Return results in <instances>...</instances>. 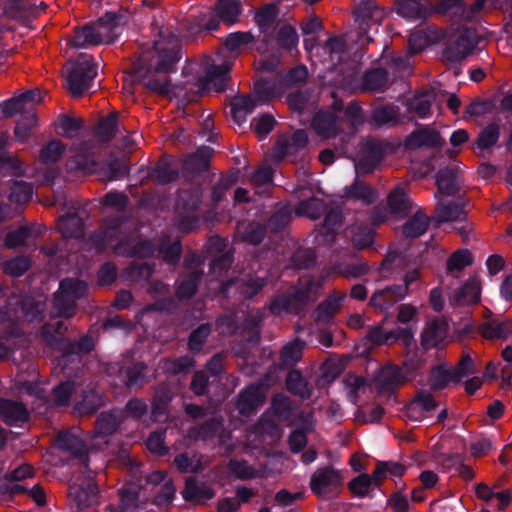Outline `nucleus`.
<instances>
[{
	"mask_svg": "<svg viewBox=\"0 0 512 512\" xmlns=\"http://www.w3.org/2000/svg\"><path fill=\"white\" fill-rule=\"evenodd\" d=\"M431 41L426 32L419 30L411 33L408 40V48L412 54L419 53L424 50Z\"/></svg>",
	"mask_w": 512,
	"mask_h": 512,
	"instance_id": "5fc2aeb1",
	"label": "nucleus"
},
{
	"mask_svg": "<svg viewBox=\"0 0 512 512\" xmlns=\"http://www.w3.org/2000/svg\"><path fill=\"white\" fill-rule=\"evenodd\" d=\"M251 41L252 35L247 32L232 33L227 37L221 53L229 60L219 65H213L207 70L205 76V86L207 88L214 89L217 92L224 90L233 61Z\"/></svg>",
	"mask_w": 512,
	"mask_h": 512,
	"instance_id": "f03ea898",
	"label": "nucleus"
},
{
	"mask_svg": "<svg viewBox=\"0 0 512 512\" xmlns=\"http://www.w3.org/2000/svg\"><path fill=\"white\" fill-rule=\"evenodd\" d=\"M435 101V93L433 91H425L416 96L410 103V110L420 118L429 115L433 102Z\"/></svg>",
	"mask_w": 512,
	"mask_h": 512,
	"instance_id": "473e14b6",
	"label": "nucleus"
},
{
	"mask_svg": "<svg viewBox=\"0 0 512 512\" xmlns=\"http://www.w3.org/2000/svg\"><path fill=\"white\" fill-rule=\"evenodd\" d=\"M56 445L58 448L69 452L72 456H82L86 452V445L82 439V431L79 428H72L62 431L57 435Z\"/></svg>",
	"mask_w": 512,
	"mask_h": 512,
	"instance_id": "ddd939ff",
	"label": "nucleus"
},
{
	"mask_svg": "<svg viewBox=\"0 0 512 512\" xmlns=\"http://www.w3.org/2000/svg\"><path fill=\"white\" fill-rule=\"evenodd\" d=\"M373 232L367 227H358L353 231L352 241L357 248H365L373 242Z\"/></svg>",
	"mask_w": 512,
	"mask_h": 512,
	"instance_id": "0e129e2a",
	"label": "nucleus"
},
{
	"mask_svg": "<svg viewBox=\"0 0 512 512\" xmlns=\"http://www.w3.org/2000/svg\"><path fill=\"white\" fill-rule=\"evenodd\" d=\"M499 137V128L495 124L488 125L479 135L477 145L481 149L494 145Z\"/></svg>",
	"mask_w": 512,
	"mask_h": 512,
	"instance_id": "603ef678",
	"label": "nucleus"
},
{
	"mask_svg": "<svg viewBox=\"0 0 512 512\" xmlns=\"http://www.w3.org/2000/svg\"><path fill=\"white\" fill-rule=\"evenodd\" d=\"M455 382H460L462 378L474 373V363L469 355L461 358L457 367L451 369Z\"/></svg>",
	"mask_w": 512,
	"mask_h": 512,
	"instance_id": "052dcab7",
	"label": "nucleus"
},
{
	"mask_svg": "<svg viewBox=\"0 0 512 512\" xmlns=\"http://www.w3.org/2000/svg\"><path fill=\"white\" fill-rule=\"evenodd\" d=\"M72 391L73 384L71 382L61 383L53 391L54 404L58 406L66 405L69 402Z\"/></svg>",
	"mask_w": 512,
	"mask_h": 512,
	"instance_id": "338daca9",
	"label": "nucleus"
},
{
	"mask_svg": "<svg viewBox=\"0 0 512 512\" xmlns=\"http://www.w3.org/2000/svg\"><path fill=\"white\" fill-rule=\"evenodd\" d=\"M479 41L475 31L463 29L457 39L444 52L448 61L458 62L466 58L475 49Z\"/></svg>",
	"mask_w": 512,
	"mask_h": 512,
	"instance_id": "1a4fd4ad",
	"label": "nucleus"
},
{
	"mask_svg": "<svg viewBox=\"0 0 512 512\" xmlns=\"http://www.w3.org/2000/svg\"><path fill=\"white\" fill-rule=\"evenodd\" d=\"M266 398V388L263 385L248 387L239 396L237 407L240 414L248 416L263 405Z\"/></svg>",
	"mask_w": 512,
	"mask_h": 512,
	"instance_id": "f8f14e48",
	"label": "nucleus"
},
{
	"mask_svg": "<svg viewBox=\"0 0 512 512\" xmlns=\"http://www.w3.org/2000/svg\"><path fill=\"white\" fill-rule=\"evenodd\" d=\"M324 211H325L324 202L317 198H312L308 201L301 202L296 209L297 215L305 216L310 219L319 218Z\"/></svg>",
	"mask_w": 512,
	"mask_h": 512,
	"instance_id": "e433bc0d",
	"label": "nucleus"
},
{
	"mask_svg": "<svg viewBox=\"0 0 512 512\" xmlns=\"http://www.w3.org/2000/svg\"><path fill=\"white\" fill-rule=\"evenodd\" d=\"M364 155L360 165L375 166L383 158L385 149L383 145L374 139H369L364 145Z\"/></svg>",
	"mask_w": 512,
	"mask_h": 512,
	"instance_id": "7c9ffc66",
	"label": "nucleus"
},
{
	"mask_svg": "<svg viewBox=\"0 0 512 512\" xmlns=\"http://www.w3.org/2000/svg\"><path fill=\"white\" fill-rule=\"evenodd\" d=\"M81 127V122L77 119L65 117L60 120L58 133L67 138L74 137Z\"/></svg>",
	"mask_w": 512,
	"mask_h": 512,
	"instance_id": "69168bd1",
	"label": "nucleus"
},
{
	"mask_svg": "<svg viewBox=\"0 0 512 512\" xmlns=\"http://www.w3.org/2000/svg\"><path fill=\"white\" fill-rule=\"evenodd\" d=\"M345 195L347 198L358 199L366 204H369L376 199V192L359 181H356L352 186H350L346 190Z\"/></svg>",
	"mask_w": 512,
	"mask_h": 512,
	"instance_id": "c9c22d12",
	"label": "nucleus"
},
{
	"mask_svg": "<svg viewBox=\"0 0 512 512\" xmlns=\"http://www.w3.org/2000/svg\"><path fill=\"white\" fill-rule=\"evenodd\" d=\"M221 428V423L218 421H212L199 428L191 429L189 437L192 439H205L215 435Z\"/></svg>",
	"mask_w": 512,
	"mask_h": 512,
	"instance_id": "680f3d73",
	"label": "nucleus"
},
{
	"mask_svg": "<svg viewBox=\"0 0 512 512\" xmlns=\"http://www.w3.org/2000/svg\"><path fill=\"white\" fill-rule=\"evenodd\" d=\"M215 11L223 22L233 24L241 14V2L240 0H219Z\"/></svg>",
	"mask_w": 512,
	"mask_h": 512,
	"instance_id": "bb28decb",
	"label": "nucleus"
},
{
	"mask_svg": "<svg viewBox=\"0 0 512 512\" xmlns=\"http://www.w3.org/2000/svg\"><path fill=\"white\" fill-rule=\"evenodd\" d=\"M231 472L240 479H252L257 476V471L244 461H231Z\"/></svg>",
	"mask_w": 512,
	"mask_h": 512,
	"instance_id": "e2e57ef3",
	"label": "nucleus"
},
{
	"mask_svg": "<svg viewBox=\"0 0 512 512\" xmlns=\"http://www.w3.org/2000/svg\"><path fill=\"white\" fill-rule=\"evenodd\" d=\"M98 493V488L93 480L89 479L82 487L77 484H72L69 487V494L74 498L79 508H85L94 503Z\"/></svg>",
	"mask_w": 512,
	"mask_h": 512,
	"instance_id": "4be33fe9",
	"label": "nucleus"
},
{
	"mask_svg": "<svg viewBox=\"0 0 512 512\" xmlns=\"http://www.w3.org/2000/svg\"><path fill=\"white\" fill-rule=\"evenodd\" d=\"M304 343L296 340L283 347L281 352V363L285 366H292L297 363L301 357Z\"/></svg>",
	"mask_w": 512,
	"mask_h": 512,
	"instance_id": "58836bf2",
	"label": "nucleus"
},
{
	"mask_svg": "<svg viewBox=\"0 0 512 512\" xmlns=\"http://www.w3.org/2000/svg\"><path fill=\"white\" fill-rule=\"evenodd\" d=\"M481 335L487 339L506 338L512 334V320L491 319L479 327Z\"/></svg>",
	"mask_w": 512,
	"mask_h": 512,
	"instance_id": "6ab92c4d",
	"label": "nucleus"
},
{
	"mask_svg": "<svg viewBox=\"0 0 512 512\" xmlns=\"http://www.w3.org/2000/svg\"><path fill=\"white\" fill-rule=\"evenodd\" d=\"M345 294L339 291L333 292L328 299L319 305L317 309V318L326 320L333 317L340 309Z\"/></svg>",
	"mask_w": 512,
	"mask_h": 512,
	"instance_id": "c756f323",
	"label": "nucleus"
},
{
	"mask_svg": "<svg viewBox=\"0 0 512 512\" xmlns=\"http://www.w3.org/2000/svg\"><path fill=\"white\" fill-rule=\"evenodd\" d=\"M472 262L471 254L467 250H459L453 253L447 260L448 271H459L470 265Z\"/></svg>",
	"mask_w": 512,
	"mask_h": 512,
	"instance_id": "8fccbe9b",
	"label": "nucleus"
},
{
	"mask_svg": "<svg viewBox=\"0 0 512 512\" xmlns=\"http://www.w3.org/2000/svg\"><path fill=\"white\" fill-rule=\"evenodd\" d=\"M322 285L323 279L314 280L309 276H304L300 279L299 288L293 297L279 296L275 298L270 304V311L273 314H281L284 311L298 313L300 311L299 303L313 300Z\"/></svg>",
	"mask_w": 512,
	"mask_h": 512,
	"instance_id": "39448f33",
	"label": "nucleus"
},
{
	"mask_svg": "<svg viewBox=\"0 0 512 512\" xmlns=\"http://www.w3.org/2000/svg\"><path fill=\"white\" fill-rule=\"evenodd\" d=\"M0 415L10 425L28 420V411L22 404L1 398Z\"/></svg>",
	"mask_w": 512,
	"mask_h": 512,
	"instance_id": "5701e85b",
	"label": "nucleus"
},
{
	"mask_svg": "<svg viewBox=\"0 0 512 512\" xmlns=\"http://www.w3.org/2000/svg\"><path fill=\"white\" fill-rule=\"evenodd\" d=\"M405 296V288L400 285L390 286L375 292L370 299V304L379 309H386Z\"/></svg>",
	"mask_w": 512,
	"mask_h": 512,
	"instance_id": "a211bd4d",
	"label": "nucleus"
},
{
	"mask_svg": "<svg viewBox=\"0 0 512 512\" xmlns=\"http://www.w3.org/2000/svg\"><path fill=\"white\" fill-rule=\"evenodd\" d=\"M136 499V486L129 484L125 485L120 492V505L119 507H109L106 512H134L131 503L134 505Z\"/></svg>",
	"mask_w": 512,
	"mask_h": 512,
	"instance_id": "4c0bfd02",
	"label": "nucleus"
},
{
	"mask_svg": "<svg viewBox=\"0 0 512 512\" xmlns=\"http://www.w3.org/2000/svg\"><path fill=\"white\" fill-rule=\"evenodd\" d=\"M159 253L168 263H175L181 254V244L179 240L172 243L168 239H162L159 245Z\"/></svg>",
	"mask_w": 512,
	"mask_h": 512,
	"instance_id": "49530a36",
	"label": "nucleus"
},
{
	"mask_svg": "<svg viewBox=\"0 0 512 512\" xmlns=\"http://www.w3.org/2000/svg\"><path fill=\"white\" fill-rule=\"evenodd\" d=\"M344 385L353 403H356L358 396L361 393H364L367 389V383L365 379L357 375L345 376Z\"/></svg>",
	"mask_w": 512,
	"mask_h": 512,
	"instance_id": "79ce46f5",
	"label": "nucleus"
},
{
	"mask_svg": "<svg viewBox=\"0 0 512 512\" xmlns=\"http://www.w3.org/2000/svg\"><path fill=\"white\" fill-rule=\"evenodd\" d=\"M64 151V146L58 140L49 142L40 153V160L44 164L55 163L60 159Z\"/></svg>",
	"mask_w": 512,
	"mask_h": 512,
	"instance_id": "a18cd8bd",
	"label": "nucleus"
},
{
	"mask_svg": "<svg viewBox=\"0 0 512 512\" xmlns=\"http://www.w3.org/2000/svg\"><path fill=\"white\" fill-rule=\"evenodd\" d=\"M443 143L440 134L431 127H419L406 139L405 146L409 149L421 147H437Z\"/></svg>",
	"mask_w": 512,
	"mask_h": 512,
	"instance_id": "4468645a",
	"label": "nucleus"
},
{
	"mask_svg": "<svg viewBox=\"0 0 512 512\" xmlns=\"http://www.w3.org/2000/svg\"><path fill=\"white\" fill-rule=\"evenodd\" d=\"M307 141L308 137L306 132L303 130H298L293 134L289 143L286 140L277 141L273 149L274 156L278 159H281L290 153L293 149L304 148L307 144Z\"/></svg>",
	"mask_w": 512,
	"mask_h": 512,
	"instance_id": "a878e982",
	"label": "nucleus"
},
{
	"mask_svg": "<svg viewBox=\"0 0 512 512\" xmlns=\"http://www.w3.org/2000/svg\"><path fill=\"white\" fill-rule=\"evenodd\" d=\"M481 282L477 277H471L457 291L454 292L451 302L457 306H468L480 301Z\"/></svg>",
	"mask_w": 512,
	"mask_h": 512,
	"instance_id": "2eb2a0df",
	"label": "nucleus"
},
{
	"mask_svg": "<svg viewBox=\"0 0 512 512\" xmlns=\"http://www.w3.org/2000/svg\"><path fill=\"white\" fill-rule=\"evenodd\" d=\"M388 206L392 213H401L408 210L411 206L404 189L400 186L391 191L387 198Z\"/></svg>",
	"mask_w": 512,
	"mask_h": 512,
	"instance_id": "f704fd0d",
	"label": "nucleus"
},
{
	"mask_svg": "<svg viewBox=\"0 0 512 512\" xmlns=\"http://www.w3.org/2000/svg\"><path fill=\"white\" fill-rule=\"evenodd\" d=\"M312 127L320 137L331 138L337 134L339 122L334 114L319 112L313 119Z\"/></svg>",
	"mask_w": 512,
	"mask_h": 512,
	"instance_id": "aec40b11",
	"label": "nucleus"
},
{
	"mask_svg": "<svg viewBox=\"0 0 512 512\" xmlns=\"http://www.w3.org/2000/svg\"><path fill=\"white\" fill-rule=\"evenodd\" d=\"M32 196V187L24 182H16L10 193V200L17 204L27 203Z\"/></svg>",
	"mask_w": 512,
	"mask_h": 512,
	"instance_id": "09e8293b",
	"label": "nucleus"
},
{
	"mask_svg": "<svg viewBox=\"0 0 512 512\" xmlns=\"http://www.w3.org/2000/svg\"><path fill=\"white\" fill-rule=\"evenodd\" d=\"M180 42L173 34L161 32L160 39L155 42L154 54L149 59L148 76L145 86L159 94L169 96L173 87L165 75L170 72L179 60Z\"/></svg>",
	"mask_w": 512,
	"mask_h": 512,
	"instance_id": "f257e3e1",
	"label": "nucleus"
},
{
	"mask_svg": "<svg viewBox=\"0 0 512 512\" xmlns=\"http://www.w3.org/2000/svg\"><path fill=\"white\" fill-rule=\"evenodd\" d=\"M429 382L432 388L442 389L448 383L455 382V379L451 369H448L444 366H439L432 370Z\"/></svg>",
	"mask_w": 512,
	"mask_h": 512,
	"instance_id": "c03bdc74",
	"label": "nucleus"
},
{
	"mask_svg": "<svg viewBox=\"0 0 512 512\" xmlns=\"http://www.w3.org/2000/svg\"><path fill=\"white\" fill-rule=\"evenodd\" d=\"M387 82V75L383 69H375L365 75V86L370 90L381 89Z\"/></svg>",
	"mask_w": 512,
	"mask_h": 512,
	"instance_id": "4d7b16f0",
	"label": "nucleus"
},
{
	"mask_svg": "<svg viewBox=\"0 0 512 512\" xmlns=\"http://www.w3.org/2000/svg\"><path fill=\"white\" fill-rule=\"evenodd\" d=\"M437 186L442 198L458 195L461 191V179L458 171L446 169L439 173Z\"/></svg>",
	"mask_w": 512,
	"mask_h": 512,
	"instance_id": "f3484780",
	"label": "nucleus"
},
{
	"mask_svg": "<svg viewBox=\"0 0 512 512\" xmlns=\"http://www.w3.org/2000/svg\"><path fill=\"white\" fill-rule=\"evenodd\" d=\"M446 335L445 325L433 322L424 330L422 344L427 348L437 347L444 342Z\"/></svg>",
	"mask_w": 512,
	"mask_h": 512,
	"instance_id": "c85d7f7f",
	"label": "nucleus"
},
{
	"mask_svg": "<svg viewBox=\"0 0 512 512\" xmlns=\"http://www.w3.org/2000/svg\"><path fill=\"white\" fill-rule=\"evenodd\" d=\"M286 385L290 392L299 395L301 398L309 396L307 384L302 375L296 370L289 372L286 379Z\"/></svg>",
	"mask_w": 512,
	"mask_h": 512,
	"instance_id": "37998d69",
	"label": "nucleus"
},
{
	"mask_svg": "<svg viewBox=\"0 0 512 512\" xmlns=\"http://www.w3.org/2000/svg\"><path fill=\"white\" fill-rule=\"evenodd\" d=\"M239 231L242 233L244 241L254 245L260 243L264 237V229L257 223H250L244 231H241V228H239Z\"/></svg>",
	"mask_w": 512,
	"mask_h": 512,
	"instance_id": "13d9d810",
	"label": "nucleus"
},
{
	"mask_svg": "<svg viewBox=\"0 0 512 512\" xmlns=\"http://www.w3.org/2000/svg\"><path fill=\"white\" fill-rule=\"evenodd\" d=\"M435 406L432 395L421 392L406 406V416L412 421H421Z\"/></svg>",
	"mask_w": 512,
	"mask_h": 512,
	"instance_id": "dca6fc26",
	"label": "nucleus"
},
{
	"mask_svg": "<svg viewBox=\"0 0 512 512\" xmlns=\"http://www.w3.org/2000/svg\"><path fill=\"white\" fill-rule=\"evenodd\" d=\"M395 333L392 331L385 332L382 326L377 325L372 327L368 334L367 338L370 342L376 345H383L391 342L392 338H395Z\"/></svg>",
	"mask_w": 512,
	"mask_h": 512,
	"instance_id": "bf43d9fd",
	"label": "nucleus"
},
{
	"mask_svg": "<svg viewBox=\"0 0 512 512\" xmlns=\"http://www.w3.org/2000/svg\"><path fill=\"white\" fill-rule=\"evenodd\" d=\"M118 426V419L113 413H102L96 423L93 440L112 434Z\"/></svg>",
	"mask_w": 512,
	"mask_h": 512,
	"instance_id": "72a5a7b5",
	"label": "nucleus"
},
{
	"mask_svg": "<svg viewBox=\"0 0 512 512\" xmlns=\"http://www.w3.org/2000/svg\"><path fill=\"white\" fill-rule=\"evenodd\" d=\"M182 496L187 501L200 503L214 497L213 489L205 483H198L194 479L186 480Z\"/></svg>",
	"mask_w": 512,
	"mask_h": 512,
	"instance_id": "412c9836",
	"label": "nucleus"
},
{
	"mask_svg": "<svg viewBox=\"0 0 512 512\" xmlns=\"http://www.w3.org/2000/svg\"><path fill=\"white\" fill-rule=\"evenodd\" d=\"M86 291L87 285L83 281L76 279L63 280L54 298L57 313L63 317H72L75 312V300L84 296Z\"/></svg>",
	"mask_w": 512,
	"mask_h": 512,
	"instance_id": "0eeeda50",
	"label": "nucleus"
},
{
	"mask_svg": "<svg viewBox=\"0 0 512 512\" xmlns=\"http://www.w3.org/2000/svg\"><path fill=\"white\" fill-rule=\"evenodd\" d=\"M272 169L263 165L260 166L251 177V183L255 187V192L261 194L266 191L272 181Z\"/></svg>",
	"mask_w": 512,
	"mask_h": 512,
	"instance_id": "ea45409f",
	"label": "nucleus"
},
{
	"mask_svg": "<svg viewBox=\"0 0 512 512\" xmlns=\"http://www.w3.org/2000/svg\"><path fill=\"white\" fill-rule=\"evenodd\" d=\"M117 25L115 17L107 14L98 22L76 30L74 37L67 42L72 47L108 44L116 38Z\"/></svg>",
	"mask_w": 512,
	"mask_h": 512,
	"instance_id": "20e7f679",
	"label": "nucleus"
},
{
	"mask_svg": "<svg viewBox=\"0 0 512 512\" xmlns=\"http://www.w3.org/2000/svg\"><path fill=\"white\" fill-rule=\"evenodd\" d=\"M343 485V478L338 470L330 467L317 469L311 477L310 487L319 497L336 494Z\"/></svg>",
	"mask_w": 512,
	"mask_h": 512,
	"instance_id": "6e6552de",
	"label": "nucleus"
},
{
	"mask_svg": "<svg viewBox=\"0 0 512 512\" xmlns=\"http://www.w3.org/2000/svg\"><path fill=\"white\" fill-rule=\"evenodd\" d=\"M42 100L43 95L40 91H29L1 104L3 113L9 117L17 113L22 114L15 128V137L18 140L25 141L30 135V130L36 126L37 119L34 110Z\"/></svg>",
	"mask_w": 512,
	"mask_h": 512,
	"instance_id": "7ed1b4c3",
	"label": "nucleus"
},
{
	"mask_svg": "<svg viewBox=\"0 0 512 512\" xmlns=\"http://www.w3.org/2000/svg\"><path fill=\"white\" fill-rule=\"evenodd\" d=\"M427 7V0H401L399 9L407 17L418 18L424 16Z\"/></svg>",
	"mask_w": 512,
	"mask_h": 512,
	"instance_id": "a19ab883",
	"label": "nucleus"
},
{
	"mask_svg": "<svg viewBox=\"0 0 512 512\" xmlns=\"http://www.w3.org/2000/svg\"><path fill=\"white\" fill-rule=\"evenodd\" d=\"M67 76V86L73 96H81L90 87L91 81L97 75V69L92 57L83 54L77 62L70 63Z\"/></svg>",
	"mask_w": 512,
	"mask_h": 512,
	"instance_id": "423d86ee",
	"label": "nucleus"
},
{
	"mask_svg": "<svg viewBox=\"0 0 512 512\" xmlns=\"http://www.w3.org/2000/svg\"><path fill=\"white\" fill-rule=\"evenodd\" d=\"M372 485L371 477L368 474H361L354 478L348 486L353 495L362 498L368 495Z\"/></svg>",
	"mask_w": 512,
	"mask_h": 512,
	"instance_id": "de8ad7c7",
	"label": "nucleus"
},
{
	"mask_svg": "<svg viewBox=\"0 0 512 512\" xmlns=\"http://www.w3.org/2000/svg\"><path fill=\"white\" fill-rule=\"evenodd\" d=\"M376 379L381 388L385 389L403 384L407 374L402 368L388 365L379 370Z\"/></svg>",
	"mask_w": 512,
	"mask_h": 512,
	"instance_id": "b1692460",
	"label": "nucleus"
},
{
	"mask_svg": "<svg viewBox=\"0 0 512 512\" xmlns=\"http://www.w3.org/2000/svg\"><path fill=\"white\" fill-rule=\"evenodd\" d=\"M174 462L177 468L185 473L202 469L201 461L197 456L188 457L186 454H181L175 458Z\"/></svg>",
	"mask_w": 512,
	"mask_h": 512,
	"instance_id": "6e6d98bb",
	"label": "nucleus"
},
{
	"mask_svg": "<svg viewBox=\"0 0 512 512\" xmlns=\"http://www.w3.org/2000/svg\"><path fill=\"white\" fill-rule=\"evenodd\" d=\"M428 225V216L417 211L403 226V234L409 238L419 237L426 232Z\"/></svg>",
	"mask_w": 512,
	"mask_h": 512,
	"instance_id": "cd10ccee",
	"label": "nucleus"
},
{
	"mask_svg": "<svg viewBox=\"0 0 512 512\" xmlns=\"http://www.w3.org/2000/svg\"><path fill=\"white\" fill-rule=\"evenodd\" d=\"M437 217L440 222L463 221L466 212L462 200L459 198L457 203L451 204L446 199H440Z\"/></svg>",
	"mask_w": 512,
	"mask_h": 512,
	"instance_id": "393cba45",
	"label": "nucleus"
},
{
	"mask_svg": "<svg viewBox=\"0 0 512 512\" xmlns=\"http://www.w3.org/2000/svg\"><path fill=\"white\" fill-rule=\"evenodd\" d=\"M275 120L271 115L265 114L253 120V128L259 137H265L274 127Z\"/></svg>",
	"mask_w": 512,
	"mask_h": 512,
	"instance_id": "774afa93",
	"label": "nucleus"
},
{
	"mask_svg": "<svg viewBox=\"0 0 512 512\" xmlns=\"http://www.w3.org/2000/svg\"><path fill=\"white\" fill-rule=\"evenodd\" d=\"M276 14V7L274 5H267L256 13L255 21L261 29L266 30L274 22Z\"/></svg>",
	"mask_w": 512,
	"mask_h": 512,
	"instance_id": "864d4df0",
	"label": "nucleus"
},
{
	"mask_svg": "<svg viewBox=\"0 0 512 512\" xmlns=\"http://www.w3.org/2000/svg\"><path fill=\"white\" fill-rule=\"evenodd\" d=\"M200 278L198 272H192L187 278L180 281L177 289L179 298H190L196 291L197 281Z\"/></svg>",
	"mask_w": 512,
	"mask_h": 512,
	"instance_id": "3c124183",
	"label": "nucleus"
},
{
	"mask_svg": "<svg viewBox=\"0 0 512 512\" xmlns=\"http://www.w3.org/2000/svg\"><path fill=\"white\" fill-rule=\"evenodd\" d=\"M58 229L64 237H79L83 233L81 219L75 215H65L59 219Z\"/></svg>",
	"mask_w": 512,
	"mask_h": 512,
	"instance_id": "2f4dec72",
	"label": "nucleus"
},
{
	"mask_svg": "<svg viewBox=\"0 0 512 512\" xmlns=\"http://www.w3.org/2000/svg\"><path fill=\"white\" fill-rule=\"evenodd\" d=\"M264 84L257 83L255 86V97L251 96H242L236 98L231 104V113L233 118L240 122L246 118L248 114H250L254 108L262 104L273 97L272 93L267 95L262 94Z\"/></svg>",
	"mask_w": 512,
	"mask_h": 512,
	"instance_id": "9d476101",
	"label": "nucleus"
},
{
	"mask_svg": "<svg viewBox=\"0 0 512 512\" xmlns=\"http://www.w3.org/2000/svg\"><path fill=\"white\" fill-rule=\"evenodd\" d=\"M485 0H476L470 6H464L462 0H440L436 9L440 13L450 14L464 20H471L482 11Z\"/></svg>",
	"mask_w": 512,
	"mask_h": 512,
	"instance_id": "9b49d317",
	"label": "nucleus"
}]
</instances>
